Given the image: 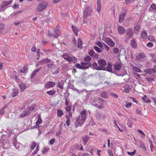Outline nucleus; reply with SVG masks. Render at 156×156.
<instances>
[{"label":"nucleus","instance_id":"52","mask_svg":"<svg viewBox=\"0 0 156 156\" xmlns=\"http://www.w3.org/2000/svg\"><path fill=\"white\" fill-rule=\"evenodd\" d=\"M97 119L99 120L101 119V115L99 113H97L96 115Z\"/></svg>","mask_w":156,"mask_h":156},{"label":"nucleus","instance_id":"16","mask_svg":"<svg viewBox=\"0 0 156 156\" xmlns=\"http://www.w3.org/2000/svg\"><path fill=\"white\" fill-rule=\"evenodd\" d=\"M30 113V111L27 110H24L22 113L20 114V118H23L24 117L28 115Z\"/></svg>","mask_w":156,"mask_h":156},{"label":"nucleus","instance_id":"32","mask_svg":"<svg viewBox=\"0 0 156 156\" xmlns=\"http://www.w3.org/2000/svg\"><path fill=\"white\" fill-rule=\"evenodd\" d=\"M66 123L68 126H69L70 125V118L69 117V116H68V115H66Z\"/></svg>","mask_w":156,"mask_h":156},{"label":"nucleus","instance_id":"33","mask_svg":"<svg viewBox=\"0 0 156 156\" xmlns=\"http://www.w3.org/2000/svg\"><path fill=\"white\" fill-rule=\"evenodd\" d=\"M142 99L146 103H148L150 102V101L148 99L146 95L144 96L142 98Z\"/></svg>","mask_w":156,"mask_h":156},{"label":"nucleus","instance_id":"22","mask_svg":"<svg viewBox=\"0 0 156 156\" xmlns=\"http://www.w3.org/2000/svg\"><path fill=\"white\" fill-rule=\"evenodd\" d=\"M114 66L115 69L117 70H120L122 67L121 64L119 63H116L115 64Z\"/></svg>","mask_w":156,"mask_h":156},{"label":"nucleus","instance_id":"18","mask_svg":"<svg viewBox=\"0 0 156 156\" xmlns=\"http://www.w3.org/2000/svg\"><path fill=\"white\" fill-rule=\"evenodd\" d=\"M118 30L119 34L121 35H122L125 32V29L122 26H119L118 28Z\"/></svg>","mask_w":156,"mask_h":156},{"label":"nucleus","instance_id":"4","mask_svg":"<svg viewBox=\"0 0 156 156\" xmlns=\"http://www.w3.org/2000/svg\"><path fill=\"white\" fill-rule=\"evenodd\" d=\"M85 122V121L83 120L82 119L80 118V117H77L76 119L75 122V127L76 128L78 126L81 127L84 124Z\"/></svg>","mask_w":156,"mask_h":156},{"label":"nucleus","instance_id":"60","mask_svg":"<svg viewBox=\"0 0 156 156\" xmlns=\"http://www.w3.org/2000/svg\"><path fill=\"white\" fill-rule=\"evenodd\" d=\"M98 100L101 104H103L104 100L101 98H99Z\"/></svg>","mask_w":156,"mask_h":156},{"label":"nucleus","instance_id":"42","mask_svg":"<svg viewBox=\"0 0 156 156\" xmlns=\"http://www.w3.org/2000/svg\"><path fill=\"white\" fill-rule=\"evenodd\" d=\"M114 124L115 126V127H116L118 128V129L120 132H122V130L120 129V128L117 125V122L115 120H114Z\"/></svg>","mask_w":156,"mask_h":156},{"label":"nucleus","instance_id":"53","mask_svg":"<svg viewBox=\"0 0 156 156\" xmlns=\"http://www.w3.org/2000/svg\"><path fill=\"white\" fill-rule=\"evenodd\" d=\"M148 39L151 41H154V39L152 36H149L148 37Z\"/></svg>","mask_w":156,"mask_h":156},{"label":"nucleus","instance_id":"43","mask_svg":"<svg viewBox=\"0 0 156 156\" xmlns=\"http://www.w3.org/2000/svg\"><path fill=\"white\" fill-rule=\"evenodd\" d=\"M4 27L5 25L3 24L0 23V33H2Z\"/></svg>","mask_w":156,"mask_h":156},{"label":"nucleus","instance_id":"19","mask_svg":"<svg viewBox=\"0 0 156 156\" xmlns=\"http://www.w3.org/2000/svg\"><path fill=\"white\" fill-rule=\"evenodd\" d=\"M12 1L10 0V1H4L3 2H2V5H1V7L2 8H3L5 7V6H6L10 4H11L12 3Z\"/></svg>","mask_w":156,"mask_h":156},{"label":"nucleus","instance_id":"28","mask_svg":"<svg viewBox=\"0 0 156 156\" xmlns=\"http://www.w3.org/2000/svg\"><path fill=\"white\" fill-rule=\"evenodd\" d=\"M19 87L20 88L21 91L23 92L25 90L26 86L24 83H22L20 85Z\"/></svg>","mask_w":156,"mask_h":156},{"label":"nucleus","instance_id":"10","mask_svg":"<svg viewBox=\"0 0 156 156\" xmlns=\"http://www.w3.org/2000/svg\"><path fill=\"white\" fill-rule=\"evenodd\" d=\"M81 64L82 66L83 69H87L91 65V63L90 62H82L81 63Z\"/></svg>","mask_w":156,"mask_h":156},{"label":"nucleus","instance_id":"9","mask_svg":"<svg viewBox=\"0 0 156 156\" xmlns=\"http://www.w3.org/2000/svg\"><path fill=\"white\" fill-rule=\"evenodd\" d=\"M105 42L108 44L109 46L111 47H113L115 45V43L113 41L111 38L108 37L106 38Z\"/></svg>","mask_w":156,"mask_h":156},{"label":"nucleus","instance_id":"50","mask_svg":"<svg viewBox=\"0 0 156 156\" xmlns=\"http://www.w3.org/2000/svg\"><path fill=\"white\" fill-rule=\"evenodd\" d=\"M138 132L142 134V135H143V136H141V137L142 138H144L145 137V134L143 132L142 130L140 129L138 130Z\"/></svg>","mask_w":156,"mask_h":156},{"label":"nucleus","instance_id":"44","mask_svg":"<svg viewBox=\"0 0 156 156\" xmlns=\"http://www.w3.org/2000/svg\"><path fill=\"white\" fill-rule=\"evenodd\" d=\"M97 45L100 48H102L103 46V43H102L101 41L97 42L96 43Z\"/></svg>","mask_w":156,"mask_h":156},{"label":"nucleus","instance_id":"38","mask_svg":"<svg viewBox=\"0 0 156 156\" xmlns=\"http://www.w3.org/2000/svg\"><path fill=\"white\" fill-rule=\"evenodd\" d=\"M94 50L98 52H101L102 51V49L98 48L97 46H95L94 47Z\"/></svg>","mask_w":156,"mask_h":156},{"label":"nucleus","instance_id":"35","mask_svg":"<svg viewBox=\"0 0 156 156\" xmlns=\"http://www.w3.org/2000/svg\"><path fill=\"white\" fill-rule=\"evenodd\" d=\"M6 106L5 105L0 110V115H2L4 114V113H5L4 110L6 108Z\"/></svg>","mask_w":156,"mask_h":156},{"label":"nucleus","instance_id":"12","mask_svg":"<svg viewBox=\"0 0 156 156\" xmlns=\"http://www.w3.org/2000/svg\"><path fill=\"white\" fill-rule=\"evenodd\" d=\"M86 113V111L85 110L82 111L80 113L81 115H80L78 116V117H80V118L82 119L83 120H84L85 121L87 118V114Z\"/></svg>","mask_w":156,"mask_h":156},{"label":"nucleus","instance_id":"13","mask_svg":"<svg viewBox=\"0 0 156 156\" xmlns=\"http://www.w3.org/2000/svg\"><path fill=\"white\" fill-rule=\"evenodd\" d=\"M42 120L41 118V115L39 114L37 117V120L36 122V127H39L40 126L39 125L41 124L42 122Z\"/></svg>","mask_w":156,"mask_h":156},{"label":"nucleus","instance_id":"59","mask_svg":"<svg viewBox=\"0 0 156 156\" xmlns=\"http://www.w3.org/2000/svg\"><path fill=\"white\" fill-rule=\"evenodd\" d=\"M36 73L34 71L31 74L30 78H34V76L36 75Z\"/></svg>","mask_w":156,"mask_h":156},{"label":"nucleus","instance_id":"54","mask_svg":"<svg viewBox=\"0 0 156 156\" xmlns=\"http://www.w3.org/2000/svg\"><path fill=\"white\" fill-rule=\"evenodd\" d=\"M76 68L83 69L82 66L81 64H80L79 63H77L76 66Z\"/></svg>","mask_w":156,"mask_h":156},{"label":"nucleus","instance_id":"51","mask_svg":"<svg viewBox=\"0 0 156 156\" xmlns=\"http://www.w3.org/2000/svg\"><path fill=\"white\" fill-rule=\"evenodd\" d=\"M71 59L69 62H72L73 63L77 61V59L75 57H71Z\"/></svg>","mask_w":156,"mask_h":156},{"label":"nucleus","instance_id":"47","mask_svg":"<svg viewBox=\"0 0 156 156\" xmlns=\"http://www.w3.org/2000/svg\"><path fill=\"white\" fill-rule=\"evenodd\" d=\"M36 144L34 142H32L30 146V149L32 150H33L35 147L36 146Z\"/></svg>","mask_w":156,"mask_h":156},{"label":"nucleus","instance_id":"5","mask_svg":"<svg viewBox=\"0 0 156 156\" xmlns=\"http://www.w3.org/2000/svg\"><path fill=\"white\" fill-rule=\"evenodd\" d=\"M98 63L100 67L101 70H105L106 68L105 66L106 64V62L104 59H100L98 61Z\"/></svg>","mask_w":156,"mask_h":156},{"label":"nucleus","instance_id":"7","mask_svg":"<svg viewBox=\"0 0 156 156\" xmlns=\"http://www.w3.org/2000/svg\"><path fill=\"white\" fill-rule=\"evenodd\" d=\"M51 62V60L48 58L44 59L42 60V61L38 62L36 65V67H37L40 65H43L44 64H47L50 63Z\"/></svg>","mask_w":156,"mask_h":156},{"label":"nucleus","instance_id":"55","mask_svg":"<svg viewBox=\"0 0 156 156\" xmlns=\"http://www.w3.org/2000/svg\"><path fill=\"white\" fill-rule=\"evenodd\" d=\"M150 7L153 10H156V5L154 3L152 4L151 5Z\"/></svg>","mask_w":156,"mask_h":156},{"label":"nucleus","instance_id":"36","mask_svg":"<svg viewBox=\"0 0 156 156\" xmlns=\"http://www.w3.org/2000/svg\"><path fill=\"white\" fill-rule=\"evenodd\" d=\"M71 109L72 105L71 103H70V104L69 106H66L65 108L67 112L68 111H71Z\"/></svg>","mask_w":156,"mask_h":156},{"label":"nucleus","instance_id":"34","mask_svg":"<svg viewBox=\"0 0 156 156\" xmlns=\"http://www.w3.org/2000/svg\"><path fill=\"white\" fill-rule=\"evenodd\" d=\"M72 28L75 35L76 36H77V30L76 28L74 26H72Z\"/></svg>","mask_w":156,"mask_h":156},{"label":"nucleus","instance_id":"63","mask_svg":"<svg viewBox=\"0 0 156 156\" xmlns=\"http://www.w3.org/2000/svg\"><path fill=\"white\" fill-rule=\"evenodd\" d=\"M132 105V104L131 103H127L126 105V108H128L130 107Z\"/></svg>","mask_w":156,"mask_h":156},{"label":"nucleus","instance_id":"41","mask_svg":"<svg viewBox=\"0 0 156 156\" xmlns=\"http://www.w3.org/2000/svg\"><path fill=\"white\" fill-rule=\"evenodd\" d=\"M94 52L93 49H91L88 52V54L91 57H92L94 56Z\"/></svg>","mask_w":156,"mask_h":156},{"label":"nucleus","instance_id":"46","mask_svg":"<svg viewBox=\"0 0 156 156\" xmlns=\"http://www.w3.org/2000/svg\"><path fill=\"white\" fill-rule=\"evenodd\" d=\"M146 46L148 47L151 48L153 47L154 44L152 42H149L147 44Z\"/></svg>","mask_w":156,"mask_h":156},{"label":"nucleus","instance_id":"39","mask_svg":"<svg viewBox=\"0 0 156 156\" xmlns=\"http://www.w3.org/2000/svg\"><path fill=\"white\" fill-rule=\"evenodd\" d=\"M55 91L50 90L48 91L47 93L48 94L50 95H53L55 94Z\"/></svg>","mask_w":156,"mask_h":156},{"label":"nucleus","instance_id":"14","mask_svg":"<svg viewBox=\"0 0 156 156\" xmlns=\"http://www.w3.org/2000/svg\"><path fill=\"white\" fill-rule=\"evenodd\" d=\"M140 28V25H135L133 29L134 33L136 34H138Z\"/></svg>","mask_w":156,"mask_h":156},{"label":"nucleus","instance_id":"29","mask_svg":"<svg viewBox=\"0 0 156 156\" xmlns=\"http://www.w3.org/2000/svg\"><path fill=\"white\" fill-rule=\"evenodd\" d=\"M131 45L133 48H136L137 46V44L134 39H133L131 41Z\"/></svg>","mask_w":156,"mask_h":156},{"label":"nucleus","instance_id":"20","mask_svg":"<svg viewBox=\"0 0 156 156\" xmlns=\"http://www.w3.org/2000/svg\"><path fill=\"white\" fill-rule=\"evenodd\" d=\"M18 94V90L16 88H14L12 90V92L11 94V96L12 97H14L16 96Z\"/></svg>","mask_w":156,"mask_h":156},{"label":"nucleus","instance_id":"45","mask_svg":"<svg viewBox=\"0 0 156 156\" xmlns=\"http://www.w3.org/2000/svg\"><path fill=\"white\" fill-rule=\"evenodd\" d=\"M91 59V58L90 56H87L84 58V61L85 62H89L90 61Z\"/></svg>","mask_w":156,"mask_h":156},{"label":"nucleus","instance_id":"23","mask_svg":"<svg viewBox=\"0 0 156 156\" xmlns=\"http://www.w3.org/2000/svg\"><path fill=\"white\" fill-rule=\"evenodd\" d=\"M92 66L94 69L98 70H101L100 68L99 67V66H98V64L96 62L94 63L92 65Z\"/></svg>","mask_w":156,"mask_h":156},{"label":"nucleus","instance_id":"15","mask_svg":"<svg viewBox=\"0 0 156 156\" xmlns=\"http://www.w3.org/2000/svg\"><path fill=\"white\" fill-rule=\"evenodd\" d=\"M97 4L96 7V10L98 12H99L100 11L101 7L100 0H97Z\"/></svg>","mask_w":156,"mask_h":156},{"label":"nucleus","instance_id":"3","mask_svg":"<svg viewBox=\"0 0 156 156\" xmlns=\"http://www.w3.org/2000/svg\"><path fill=\"white\" fill-rule=\"evenodd\" d=\"M47 5L48 3L46 2H43L38 5L36 10L38 12H41L45 9L47 7Z\"/></svg>","mask_w":156,"mask_h":156},{"label":"nucleus","instance_id":"49","mask_svg":"<svg viewBox=\"0 0 156 156\" xmlns=\"http://www.w3.org/2000/svg\"><path fill=\"white\" fill-rule=\"evenodd\" d=\"M35 105H34L30 106L28 107V109L30 111H33L35 109Z\"/></svg>","mask_w":156,"mask_h":156},{"label":"nucleus","instance_id":"26","mask_svg":"<svg viewBox=\"0 0 156 156\" xmlns=\"http://www.w3.org/2000/svg\"><path fill=\"white\" fill-rule=\"evenodd\" d=\"M57 114L58 117H60L64 114V113L62 110H58L57 112Z\"/></svg>","mask_w":156,"mask_h":156},{"label":"nucleus","instance_id":"48","mask_svg":"<svg viewBox=\"0 0 156 156\" xmlns=\"http://www.w3.org/2000/svg\"><path fill=\"white\" fill-rule=\"evenodd\" d=\"M136 152V150L135 149H134L133 152H130L129 151H127V153L130 155L131 156H133L135 154Z\"/></svg>","mask_w":156,"mask_h":156},{"label":"nucleus","instance_id":"1","mask_svg":"<svg viewBox=\"0 0 156 156\" xmlns=\"http://www.w3.org/2000/svg\"><path fill=\"white\" fill-rule=\"evenodd\" d=\"M60 28L59 26L57 25L56 27V28L57 29L55 30L52 34L50 31H48L47 34L48 37H50L52 36L54 38H56L58 37L60 34V32L58 30Z\"/></svg>","mask_w":156,"mask_h":156},{"label":"nucleus","instance_id":"62","mask_svg":"<svg viewBox=\"0 0 156 156\" xmlns=\"http://www.w3.org/2000/svg\"><path fill=\"white\" fill-rule=\"evenodd\" d=\"M55 141V139L54 138H52L50 141V144L51 145H52Z\"/></svg>","mask_w":156,"mask_h":156},{"label":"nucleus","instance_id":"61","mask_svg":"<svg viewBox=\"0 0 156 156\" xmlns=\"http://www.w3.org/2000/svg\"><path fill=\"white\" fill-rule=\"evenodd\" d=\"M65 104L66 106H69L70 105L69 104V101L68 100V99L67 98L65 99Z\"/></svg>","mask_w":156,"mask_h":156},{"label":"nucleus","instance_id":"30","mask_svg":"<svg viewBox=\"0 0 156 156\" xmlns=\"http://www.w3.org/2000/svg\"><path fill=\"white\" fill-rule=\"evenodd\" d=\"M63 57L64 59L70 62V60L71 59V57H69V56L67 54H65L63 55Z\"/></svg>","mask_w":156,"mask_h":156},{"label":"nucleus","instance_id":"56","mask_svg":"<svg viewBox=\"0 0 156 156\" xmlns=\"http://www.w3.org/2000/svg\"><path fill=\"white\" fill-rule=\"evenodd\" d=\"M57 87H58L60 88L61 89H63V85H62L60 83H58L57 84Z\"/></svg>","mask_w":156,"mask_h":156},{"label":"nucleus","instance_id":"31","mask_svg":"<svg viewBox=\"0 0 156 156\" xmlns=\"http://www.w3.org/2000/svg\"><path fill=\"white\" fill-rule=\"evenodd\" d=\"M108 96L106 92H103L101 94V97L104 98H106Z\"/></svg>","mask_w":156,"mask_h":156},{"label":"nucleus","instance_id":"2","mask_svg":"<svg viewBox=\"0 0 156 156\" xmlns=\"http://www.w3.org/2000/svg\"><path fill=\"white\" fill-rule=\"evenodd\" d=\"M92 12V10L91 8L90 7H86L85 10L83 12V16L84 18V20H83V23H87V22L85 21V18L87 16H90L91 13Z\"/></svg>","mask_w":156,"mask_h":156},{"label":"nucleus","instance_id":"6","mask_svg":"<svg viewBox=\"0 0 156 156\" xmlns=\"http://www.w3.org/2000/svg\"><path fill=\"white\" fill-rule=\"evenodd\" d=\"M126 37L129 39L133 37L134 33L132 29L131 28H129L126 30Z\"/></svg>","mask_w":156,"mask_h":156},{"label":"nucleus","instance_id":"24","mask_svg":"<svg viewBox=\"0 0 156 156\" xmlns=\"http://www.w3.org/2000/svg\"><path fill=\"white\" fill-rule=\"evenodd\" d=\"M77 47L78 48L81 49L82 47V43L80 38L78 39V40Z\"/></svg>","mask_w":156,"mask_h":156},{"label":"nucleus","instance_id":"8","mask_svg":"<svg viewBox=\"0 0 156 156\" xmlns=\"http://www.w3.org/2000/svg\"><path fill=\"white\" fill-rule=\"evenodd\" d=\"M145 58V55L143 53H141L136 55V60L142 62L144 60Z\"/></svg>","mask_w":156,"mask_h":156},{"label":"nucleus","instance_id":"21","mask_svg":"<svg viewBox=\"0 0 156 156\" xmlns=\"http://www.w3.org/2000/svg\"><path fill=\"white\" fill-rule=\"evenodd\" d=\"M147 32L145 30H143L141 34V37L143 39H146L147 37Z\"/></svg>","mask_w":156,"mask_h":156},{"label":"nucleus","instance_id":"64","mask_svg":"<svg viewBox=\"0 0 156 156\" xmlns=\"http://www.w3.org/2000/svg\"><path fill=\"white\" fill-rule=\"evenodd\" d=\"M108 153L110 156H113V155L112 151L110 150H108Z\"/></svg>","mask_w":156,"mask_h":156},{"label":"nucleus","instance_id":"58","mask_svg":"<svg viewBox=\"0 0 156 156\" xmlns=\"http://www.w3.org/2000/svg\"><path fill=\"white\" fill-rule=\"evenodd\" d=\"M103 44L104 46L105 49L107 51H108L109 49V47L107 45H106L105 43L103 42Z\"/></svg>","mask_w":156,"mask_h":156},{"label":"nucleus","instance_id":"40","mask_svg":"<svg viewBox=\"0 0 156 156\" xmlns=\"http://www.w3.org/2000/svg\"><path fill=\"white\" fill-rule=\"evenodd\" d=\"M133 69V70L138 73H140L141 72V69L136 67H132Z\"/></svg>","mask_w":156,"mask_h":156},{"label":"nucleus","instance_id":"27","mask_svg":"<svg viewBox=\"0 0 156 156\" xmlns=\"http://www.w3.org/2000/svg\"><path fill=\"white\" fill-rule=\"evenodd\" d=\"M94 100H93V104L94 106L97 107L99 109H101L102 108H104V106L103 105V104H101V105H98L97 104L94 103Z\"/></svg>","mask_w":156,"mask_h":156},{"label":"nucleus","instance_id":"11","mask_svg":"<svg viewBox=\"0 0 156 156\" xmlns=\"http://www.w3.org/2000/svg\"><path fill=\"white\" fill-rule=\"evenodd\" d=\"M55 85V83L52 81H49L47 82L44 85V87L46 88H49L53 87Z\"/></svg>","mask_w":156,"mask_h":156},{"label":"nucleus","instance_id":"25","mask_svg":"<svg viewBox=\"0 0 156 156\" xmlns=\"http://www.w3.org/2000/svg\"><path fill=\"white\" fill-rule=\"evenodd\" d=\"M89 139V137L86 136L83 137V144L85 145Z\"/></svg>","mask_w":156,"mask_h":156},{"label":"nucleus","instance_id":"37","mask_svg":"<svg viewBox=\"0 0 156 156\" xmlns=\"http://www.w3.org/2000/svg\"><path fill=\"white\" fill-rule=\"evenodd\" d=\"M144 72L150 74L153 73L152 69H144Z\"/></svg>","mask_w":156,"mask_h":156},{"label":"nucleus","instance_id":"17","mask_svg":"<svg viewBox=\"0 0 156 156\" xmlns=\"http://www.w3.org/2000/svg\"><path fill=\"white\" fill-rule=\"evenodd\" d=\"M126 15V13L124 12L121 14L119 16V22L121 23L124 20V17Z\"/></svg>","mask_w":156,"mask_h":156},{"label":"nucleus","instance_id":"57","mask_svg":"<svg viewBox=\"0 0 156 156\" xmlns=\"http://www.w3.org/2000/svg\"><path fill=\"white\" fill-rule=\"evenodd\" d=\"M147 81L149 82H151L152 81H154V80L153 78H148L146 79Z\"/></svg>","mask_w":156,"mask_h":156}]
</instances>
